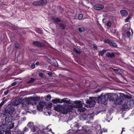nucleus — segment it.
<instances>
[{
    "label": "nucleus",
    "mask_w": 134,
    "mask_h": 134,
    "mask_svg": "<svg viewBox=\"0 0 134 134\" xmlns=\"http://www.w3.org/2000/svg\"><path fill=\"white\" fill-rule=\"evenodd\" d=\"M31 99L32 101H34V102H35L37 101H38L40 99V97H31Z\"/></svg>",
    "instance_id": "obj_17"
},
{
    "label": "nucleus",
    "mask_w": 134,
    "mask_h": 134,
    "mask_svg": "<svg viewBox=\"0 0 134 134\" xmlns=\"http://www.w3.org/2000/svg\"><path fill=\"white\" fill-rule=\"evenodd\" d=\"M35 31L37 33L41 34L42 33V32L41 29L37 28L35 30Z\"/></svg>",
    "instance_id": "obj_29"
},
{
    "label": "nucleus",
    "mask_w": 134,
    "mask_h": 134,
    "mask_svg": "<svg viewBox=\"0 0 134 134\" xmlns=\"http://www.w3.org/2000/svg\"><path fill=\"white\" fill-rule=\"evenodd\" d=\"M68 111L67 108H64L62 111V113L64 114H66L68 113Z\"/></svg>",
    "instance_id": "obj_30"
},
{
    "label": "nucleus",
    "mask_w": 134,
    "mask_h": 134,
    "mask_svg": "<svg viewBox=\"0 0 134 134\" xmlns=\"http://www.w3.org/2000/svg\"><path fill=\"white\" fill-rule=\"evenodd\" d=\"M101 91V89L100 88H98L94 92L96 93H97Z\"/></svg>",
    "instance_id": "obj_47"
},
{
    "label": "nucleus",
    "mask_w": 134,
    "mask_h": 134,
    "mask_svg": "<svg viewBox=\"0 0 134 134\" xmlns=\"http://www.w3.org/2000/svg\"><path fill=\"white\" fill-rule=\"evenodd\" d=\"M93 47L95 48H97V47L96 46H94Z\"/></svg>",
    "instance_id": "obj_57"
},
{
    "label": "nucleus",
    "mask_w": 134,
    "mask_h": 134,
    "mask_svg": "<svg viewBox=\"0 0 134 134\" xmlns=\"http://www.w3.org/2000/svg\"><path fill=\"white\" fill-rule=\"evenodd\" d=\"M27 126L30 128H33V126H34V124L33 122H30L28 123Z\"/></svg>",
    "instance_id": "obj_31"
},
{
    "label": "nucleus",
    "mask_w": 134,
    "mask_h": 134,
    "mask_svg": "<svg viewBox=\"0 0 134 134\" xmlns=\"http://www.w3.org/2000/svg\"><path fill=\"white\" fill-rule=\"evenodd\" d=\"M121 97H120L118 99V101H119L120 102V103L122 102H123L124 99L127 97L124 94L121 93L120 94Z\"/></svg>",
    "instance_id": "obj_11"
},
{
    "label": "nucleus",
    "mask_w": 134,
    "mask_h": 134,
    "mask_svg": "<svg viewBox=\"0 0 134 134\" xmlns=\"http://www.w3.org/2000/svg\"><path fill=\"white\" fill-rule=\"evenodd\" d=\"M59 26L63 30L65 29L66 27L65 25L62 23H59Z\"/></svg>",
    "instance_id": "obj_26"
},
{
    "label": "nucleus",
    "mask_w": 134,
    "mask_h": 134,
    "mask_svg": "<svg viewBox=\"0 0 134 134\" xmlns=\"http://www.w3.org/2000/svg\"><path fill=\"white\" fill-rule=\"evenodd\" d=\"M83 18V15L82 14H80L78 16V18L79 20H81Z\"/></svg>",
    "instance_id": "obj_41"
},
{
    "label": "nucleus",
    "mask_w": 134,
    "mask_h": 134,
    "mask_svg": "<svg viewBox=\"0 0 134 134\" xmlns=\"http://www.w3.org/2000/svg\"><path fill=\"white\" fill-rule=\"evenodd\" d=\"M127 104H128V105H127L125 106V109H129L131 108L134 105V101L132 100H130L127 102Z\"/></svg>",
    "instance_id": "obj_9"
},
{
    "label": "nucleus",
    "mask_w": 134,
    "mask_h": 134,
    "mask_svg": "<svg viewBox=\"0 0 134 134\" xmlns=\"http://www.w3.org/2000/svg\"><path fill=\"white\" fill-rule=\"evenodd\" d=\"M8 92H9V90L8 89H7L6 91H5L4 92V94L5 95H7L8 94Z\"/></svg>",
    "instance_id": "obj_50"
},
{
    "label": "nucleus",
    "mask_w": 134,
    "mask_h": 134,
    "mask_svg": "<svg viewBox=\"0 0 134 134\" xmlns=\"http://www.w3.org/2000/svg\"><path fill=\"white\" fill-rule=\"evenodd\" d=\"M106 96V94L105 95H103V94H102L100 96L94 97L93 99H96L98 101H100L102 103L104 104L105 103V102L107 101V97Z\"/></svg>",
    "instance_id": "obj_2"
},
{
    "label": "nucleus",
    "mask_w": 134,
    "mask_h": 134,
    "mask_svg": "<svg viewBox=\"0 0 134 134\" xmlns=\"http://www.w3.org/2000/svg\"><path fill=\"white\" fill-rule=\"evenodd\" d=\"M44 103L43 102H40L39 103V106H40L41 107H43Z\"/></svg>",
    "instance_id": "obj_38"
},
{
    "label": "nucleus",
    "mask_w": 134,
    "mask_h": 134,
    "mask_svg": "<svg viewBox=\"0 0 134 134\" xmlns=\"http://www.w3.org/2000/svg\"><path fill=\"white\" fill-rule=\"evenodd\" d=\"M73 51L76 53L79 54H80L82 53V52L80 50H78L76 48H73Z\"/></svg>",
    "instance_id": "obj_28"
},
{
    "label": "nucleus",
    "mask_w": 134,
    "mask_h": 134,
    "mask_svg": "<svg viewBox=\"0 0 134 134\" xmlns=\"http://www.w3.org/2000/svg\"><path fill=\"white\" fill-rule=\"evenodd\" d=\"M28 128H27V127H25L24 128V131L28 130Z\"/></svg>",
    "instance_id": "obj_55"
},
{
    "label": "nucleus",
    "mask_w": 134,
    "mask_h": 134,
    "mask_svg": "<svg viewBox=\"0 0 134 134\" xmlns=\"http://www.w3.org/2000/svg\"><path fill=\"white\" fill-rule=\"evenodd\" d=\"M7 113H9V115L12 114L14 112L15 110V108L14 107L10 106L9 107H8L7 108L5 109Z\"/></svg>",
    "instance_id": "obj_6"
},
{
    "label": "nucleus",
    "mask_w": 134,
    "mask_h": 134,
    "mask_svg": "<svg viewBox=\"0 0 134 134\" xmlns=\"http://www.w3.org/2000/svg\"><path fill=\"white\" fill-rule=\"evenodd\" d=\"M127 0H123V1L124 2H126V1H127Z\"/></svg>",
    "instance_id": "obj_60"
},
{
    "label": "nucleus",
    "mask_w": 134,
    "mask_h": 134,
    "mask_svg": "<svg viewBox=\"0 0 134 134\" xmlns=\"http://www.w3.org/2000/svg\"><path fill=\"white\" fill-rule=\"evenodd\" d=\"M116 95V93H107L106 94V97H107V100L109 99L110 101H114V103L116 105H117V97H116L115 100V98L116 97L115 95Z\"/></svg>",
    "instance_id": "obj_1"
},
{
    "label": "nucleus",
    "mask_w": 134,
    "mask_h": 134,
    "mask_svg": "<svg viewBox=\"0 0 134 134\" xmlns=\"http://www.w3.org/2000/svg\"><path fill=\"white\" fill-rule=\"evenodd\" d=\"M131 35V32L129 31H127L126 32V35L127 37H129Z\"/></svg>",
    "instance_id": "obj_40"
},
{
    "label": "nucleus",
    "mask_w": 134,
    "mask_h": 134,
    "mask_svg": "<svg viewBox=\"0 0 134 134\" xmlns=\"http://www.w3.org/2000/svg\"><path fill=\"white\" fill-rule=\"evenodd\" d=\"M13 117L10 115H7L5 118V122L7 123L11 122L12 121Z\"/></svg>",
    "instance_id": "obj_8"
},
{
    "label": "nucleus",
    "mask_w": 134,
    "mask_h": 134,
    "mask_svg": "<svg viewBox=\"0 0 134 134\" xmlns=\"http://www.w3.org/2000/svg\"><path fill=\"white\" fill-rule=\"evenodd\" d=\"M106 51V50H105L104 49H103L102 51H100L99 52V56H102L105 53Z\"/></svg>",
    "instance_id": "obj_27"
},
{
    "label": "nucleus",
    "mask_w": 134,
    "mask_h": 134,
    "mask_svg": "<svg viewBox=\"0 0 134 134\" xmlns=\"http://www.w3.org/2000/svg\"><path fill=\"white\" fill-rule=\"evenodd\" d=\"M78 29L79 31L80 32H83L85 31V29L83 27H79Z\"/></svg>",
    "instance_id": "obj_32"
},
{
    "label": "nucleus",
    "mask_w": 134,
    "mask_h": 134,
    "mask_svg": "<svg viewBox=\"0 0 134 134\" xmlns=\"http://www.w3.org/2000/svg\"><path fill=\"white\" fill-rule=\"evenodd\" d=\"M13 104H14V105H16L17 104V103H16V102L15 101H14L13 102Z\"/></svg>",
    "instance_id": "obj_54"
},
{
    "label": "nucleus",
    "mask_w": 134,
    "mask_h": 134,
    "mask_svg": "<svg viewBox=\"0 0 134 134\" xmlns=\"http://www.w3.org/2000/svg\"><path fill=\"white\" fill-rule=\"evenodd\" d=\"M51 98V97L50 95H47L46 98V100L47 101L50 100V99Z\"/></svg>",
    "instance_id": "obj_37"
},
{
    "label": "nucleus",
    "mask_w": 134,
    "mask_h": 134,
    "mask_svg": "<svg viewBox=\"0 0 134 134\" xmlns=\"http://www.w3.org/2000/svg\"><path fill=\"white\" fill-rule=\"evenodd\" d=\"M20 44L19 43L17 42L15 43V44L14 46L15 48H18L20 47Z\"/></svg>",
    "instance_id": "obj_36"
},
{
    "label": "nucleus",
    "mask_w": 134,
    "mask_h": 134,
    "mask_svg": "<svg viewBox=\"0 0 134 134\" xmlns=\"http://www.w3.org/2000/svg\"><path fill=\"white\" fill-rule=\"evenodd\" d=\"M32 44L35 46L38 47H43L45 46L43 43H41L38 41H34Z\"/></svg>",
    "instance_id": "obj_5"
},
{
    "label": "nucleus",
    "mask_w": 134,
    "mask_h": 134,
    "mask_svg": "<svg viewBox=\"0 0 134 134\" xmlns=\"http://www.w3.org/2000/svg\"><path fill=\"white\" fill-rule=\"evenodd\" d=\"M106 56L108 57H109L111 58L114 57H115V55L114 53H110L109 52H108L106 54Z\"/></svg>",
    "instance_id": "obj_18"
},
{
    "label": "nucleus",
    "mask_w": 134,
    "mask_h": 134,
    "mask_svg": "<svg viewBox=\"0 0 134 134\" xmlns=\"http://www.w3.org/2000/svg\"><path fill=\"white\" fill-rule=\"evenodd\" d=\"M30 67H31V68H32V69H34V68H35V64H31V65Z\"/></svg>",
    "instance_id": "obj_52"
},
{
    "label": "nucleus",
    "mask_w": 134,
    "mask_h": 134,
    "mask_svg": "<svg viewBox=\"0 0 134 134\" xmlns=\"http://www.w3.org/2000/svg\"><path fill=\"white\" fill-rule=\"evenodd\" d=\"M74 105H68L66 108L68 112L71 111V110L73 109V108H74Z\"/></svg>",
    "instance_id": "obj_24"
},
{
    "label": "nucleus",
    "mask_w": 134,
    "mask_h": 134,
    "mask_svg": "<svg viewBox=\"0 0 134 134\" xmlns=\"http://www.w3.org/2000/svg\"><path fill=\"white\" fill-rule=\"evenodd\" d=\"M70 102V99L67 98H65L60 100L61 103L63 102L67 104H69Z\"/></svg>",
    "instance_id": "obj_12"
},
{
    "label": "nucleus",
    "mask_w": 134,
    "mask_h": 134,
    "mask_svg": "<svg viewBox=\"0 0 134 134\" xmlns=\"http://www.w3.org/2000/svg\"><path fill=\"white\" fill-rule=\"evenodd\" d=\"M61 106L60 105H58L57 106L54 107V109L56 111L59 112L60 110V108Z\"/></svg>",
    "instance_id": "obj_23"
},
{
    "label": "nucleus",
    "mask_w": 134,
    "mask_h": 134,
    "mask_svg": "<svg viewBox=\"0 0 134 134\" xmlns=\"http://www.w3.org/2000/svg\"><path fill=\"white\" fill-rule=\"evenodd\" d=\"M32 4L33 5L36 6H40L39 1H35L32 3Z\"/></svg>",
    "instance_id": "obj_25"
},
{
    "label": "nucleus",
    "mask_w": 134,
    "mask_h": 134,
    "mask_svg": "<svg viewBox=\"0 0 134 134\" xmlns=\"http://www.w3.org/2000/svg\"><path fill=\"white\" fill-rule=\"evenodd\" d=\"M131 16H129L126 19H125V22H128L130 19L131 18Z\"/></svg>",
    "instance_id": "obj_42"
},
{
    "label": "nucleus",
    "mask_w": 134,
    "mask_h": 134,
    "mask_svg": "<svg viewBox=\"0 0 134 134\" xmlns=\"http://www.w3.org/2000/svg\"><path fill=\"white\" fill-rule=\"evenodd\" d=\"M114 70L115 71H117V69H114Z\"/></svg>",
    "instance_id": "obj_61"
},
{
    "label": "nucleus",
    "mask_w": 134,
    "mask_h": 134,
    "mask_svg": "<svg viewBox=\"0 0 134 134\" xmlns=\"http://www.w3.org/2000/svg\"><path fill=\"white\" fill-rule=\"evenodd\" d=\"M91 98H90V100L88 99L86 101V102L88 104L90 107H91L94 106L96 103V102L94 100L91 99Z\"/></svg>",
    "instance_id": "obj_7"
},
{
    "label": "nucleus",
    "mask_w": 134,
    "mask_h": 134,
    "mask_svg": "<svg viewBox=\"0 0 134 134\" xmlns=\"http://www.w3.org/2000/svg\"><path fill=\"white\" fill-rule=\"evenodd\" d=\"M35 80V79L32 77H31L30 80L27 82V84L32 83L34 82Z\"/></svg>",
    "instance_id": "obj_22"
},
{
    "label": "nucleus",
    "mask_w": 134,
    "mask_h": 134,
    "mask_svg": "<svg viewBox=\"0 0 134 134\" xmlns=\"http://www.w3.org/2000/svg\"><path fill=\"white\" fill-rule=\"evenodd\" d=\"M124 131H125V130H123V129L122 128V132Z\"/></svg>",
    "instance_id": "obj_59"
},
{
    "label": "nucleus",
    "mask_w": 134,
    "mask_h": 134,
    "mask_svg": "<svg viewBox=\"0 0 134 134\" xmlns=\"http://www.w3.org/2000/svg\"><path fill=\"white\" fill-rule=\"evenodd\" d=\"M71 126H72V127L73 128V126H72V125H71Z\"/></svg>",
    "instance_id": "obj_63"
},
{
    "label": "nucleus",
    "mask_w": 134,
    "mask_h": 134,
    "mask_svg": "<svg viewBox=\"0 0 134 134\" xmlns=\"http://www.w3.org/2000/svg\"><path fill=\"white\" fill-rule=\"evenodd\" d=\"M74 103L76 104L75 105V108H80L78 110L80 112H84L85 110L84 108H82V104L81 101L79 100L75 101Z\"/></svg>",
    "instance_id": "obj_3"
},
{
    "label": "nucleus",
    "mask_w": 134,
    "mask_h": 134,
    "mask_svg": "<svg viewBox=\"0 0 134 134\" xmlns=\"http://www.w3.org/2000/svg\"><path fill=\"white\" fill-rule=\"evenodd\" d=\"M52 107V103H49L47 105V107L48 108H51Z\"/></svg>",
    "instance_id": "obj_44"
},
{
    "label": "nucleus",
    "mask_w": 134,
    "mask_h": 134,
    "mask_svg": "<svg viewBox=\"0 0 134 134\" xmlns=\"http://www.w3.org/2000/svg\"><path fill=\"white\" fill-rule=\"evenodd\" d=\"M75 123L76 124H75V125L73 126H74V127H76L77 128V129H76V130L75 131H80L82 129H79V128L81 126L79 124L77 123L76 122H75Z\"/></svg>",
    "instance_id": "obj_20"
},
{
    "label": "nucleus",
    "mask_w": 134,
    "mask_h": 134,
    "mask_svg": "<svg viewBox=\"0 0 134 134\" xmlns=\"http://www.w3.org/2000/svg\"><path fill=\"white\" fill-rule=\"evenodd\" d=\"M38 75L41 78H42L44 76L42 72L39 73L38 74Z\"/></svg>",
    "instance_id": "obj_43"
},
{
    "label": "nucleus",
    "mask_w": 134,
    "mask_h": 134,
    "mask_svg": "<svg viewBox=\"0 0 134 134\" xmlns=\"http://www.w3.org/2000/svg\"><path fill=\"white\" fill-rule=\"evenodd\" d=\"M7 113V111L5 109L4 110L2 111V112L1 113V114L2 115L3 117H4L6 115Z\"/></svg>",
    "instance_id": "obj_33"
},
{
    "label": "nucleus",
    "mask_w": 134,
    "mask_h": 134,
    "mask_svg": "<svg viewBox=\"0 0 134 134\" xmlns=\"http://www.w3.org/2000/svg\"><path fill=\"white\" fill-rule=\"evenodd\" d=\"M122 71L120 69H118V74H121L122 73Z\"/></svg>",
    "instance_id": "obj_45"
},
{
    "label": "nucleus",
    "mask_w": 134,
    "mask_h": 134,
    "mask_svg": "<svg viewBox=\"0 0 134 134\" xmlns=\"http://www.w3.org/2000/svg\"><path fill=\"white\" fill-rule=\"evenodd\" d=\"M120 12L121 15L122 16H126L128 14L127 12L125 10H121Z\"/></svg>",
    "instance_id": "obj_14"
},
{
    "label": "nucleus",
    "mask_w": 134,
    "mask_h": 134,
    "mask_svg": "<svg viewBox=\"0 0 134 134\" xmlns=\"http://www.w3.org/2000/svg\"><path fill=\"white\" fill-rule=\"evenodd\" d=\"M52 72H49L48 73V75L49 77L52 76Z\"/></svg>",
    "instance_id": "obj_51"
},
{
    "label": "nucleus",
    "mask_w": 134,
    "mask_h": 134,
    "mask_svg": "<svg viewBox=\"0 0 134 134\" xmlns=\"http://www.w3.org/2000/svg\"><path fill=\"white\" fill-rule=\"evenodd\" d=\"M7 99L3 101H2L0 103V109H1V108L2 107V106L3 105V104H4L5 102V101H7Z\"/></svg>",
    "instance_id": "obj_34"
},
{
    "label": "nucleus",
    "mask_w": 134,
    "mask_h": 134,
    "mask_svg": "<svg viewBox=\"0 0 134 134\" xmlns=\"http://www.w3.org/2000/svg\"><path fill=\"white\" fill-rule=\"evenodd\" d=\"M7 125L5 124H4L1 125L0 129L2 131H5L7 130L6 127Z\"/></svg>",
    "instance_id": "obj_15"
},
{
    "label": "nucleus",
    "mask_w": 134,
    "mask_h": 134,
    "mask_svg": "<svg viewBox=\"0 0 134 134\" xmlns=\"http://www.w3.org/2000/svg\"><path fill=\"white\" fill-rule=\"evenodd\" d=\"M127 105H128V104H127V102H125L124 103L123 105V107L125 108V106H127Z\"/></svg>",
    "instance_id": "obj_46"
},
{
    "label": "nucleus",
    "mask_w": 134,
    "mask_h": 134,
    "mask_svg": "<svg viewBox=\"0 0 134 134\" xmlns=\"http://www.w3.org/2000/svg\"><path fill=\"white\" fill-rule=\"evenodd\" d=\"M17 82L15 81L13 82L11 85L12 86H15L17 84Z\"/></svg>",
    "instance_id": "obj_49"
},
{
    "label": "nucleus",
    "mask_w": 134,
    "mask_h": 134,
    "mask_svg": "<svg viewBox=\"0 0 134 134\" xmlns=\"http://www.w3.org/2000/svg\"><path fill=\"white\" fill-rule=\"evenodd\" d=\"M20 103H20H19L18 104H19V103Z\"/></svg>",
    "instance_id": "obj_64"
},
{
    "label": "nucleus",
    "mask_w": 134,
    "mask_h": 134,
    "mask_svg": "<svg viewBox=\"0 0 134 134\" xmlns=\"http://www.w3.org/2000/svg\"><path fill=\"white\" fill-rule=\"evenodd\" d=\"M104 8V6L102 4H97L94 6V8L95 9L98 10H100L103 9Z\"/></svg>",
    "instance_id": "obj_10"
},
{
    "label": "nucleus",
    "mask_w": 134,
    "mask_h": 134,
    "mask_svg": "<svg viewBox=\"0 0 134 134\" xmlns=\"http://www.w3.org/2000/svg\"><path fill=\"white\" fill-rule=\"evenodd\" d=\"M5 134H11V132L10 131L7 130V131H5Z\"/></svg>",
    "instance_id": "obj_48"
},
{
    "label": "nucleus",
    "mask_w": 134,
    "mask_h": 134,
    "mask_svg": "<svg viewBox=\"0 0 134 134\" xmlns=\"http://www.w3.org/2000/svg\"><path fill=\"white\" fill-rule=\"evenodd\" d=\"M60 99L59 98H55L54 99H53L52 100V102L54 104H57L59 103H61L60 102Z\"/></svg>",
    "instance_id": "obj_19"
},
{
    "label": "nucleus",
    "mask_w": 134,
    "mask_h": 134,
    "mask_svg": "<svg viewBox=\"0 0 134 134\" xmlns=\"http://www.w3.org/2000/svg\"><path fill=\"white\" fill-rule=\"evenodd\" d=\"M52 19L54 21L55 23H59L61 21L60 19L58 18H55L54 17H53Z\"/></svg>",
    "instance_id": "obj_21"
},
{
    "label": "nucleus",
    "mask_w": 134,
    "mask_h": 134,
    "mask_svg": "<svg viewBox=\"0 0 134 134\" xmlns=\"http://www.w3.org/2000/svg\"><path fill=\"white\" fill-rule=\"evenodd\" d=\"M25 101L27 104H29L30 103L32 104H33V103L32 102V100L31 99V97H30L29 98H26Z\"/></svg>",
    "instance_id": "obj_13"
},
{
    "label": "nucleus",
    "mask_w": 134,
    "mask_h": 134,
    "mask_svg": "<svg viewBox=\"0 0 134 134\" xmlns=\"http://www.w3.org/2000/svg\"><path fill=\"white\" fill-rule=\"evenodd\" d=\"M111 24V23L110 21H108L106 24L107 25L108 27H110Z\"/></svg>",
    "instance_id": "obj_39"
},
{
    "label": "nucleus",
    "mask_w": 134,
    "mask_h": 134,
    "mask_svg": "<svg viewBox=\"0 0 134 134\" xmlns=\"http://www.w3.org/2000/svg\"><path fill=\"white\" fill-rule=\"evenodd\" d=\"M33 130H34V131H36V130H35V129H33Z\"/></svg>",
    "instance_id": "obj_62"
},
{
    "label": "nucleus",
    "mask_w": 134,
    "mask_h": 134,
    "mask_svg": "<svg viewBox=\"0 0 134 134\" xmlns=\"http://www.w3.org/2000/svg\"><path fill=\"white\" fill-rule=\"evenodd\" d=\"M104 42L105 43H108L110 46L112 47H116L117 46V45L116 43L113 42V41L109 39L105 40Z\"/></svg>",
    "instance_id": "obj_4"
},
{
    "label": "nucleus",
    "mask_w": 134,
    "mask_h": 134,
    "mask_svg": "<svg viewBox=\"0 0 134 134\" xmlns=\"http://www.w3.org/2000/svg\"><path fill=\"white\" fill-rule=\"evenodd\" d=\"M5 98V97H3L2 98V100H3H3H4V99Z\"/></svg>",
    "instance_id": "obj_58"
},
{
    "label": "nucleus",
    "mask_w": 134,
    "mask_h": 134,
    "mask_svg": "<svg viewBox=\"0 0 134 134\" xmlns=\"http://www.w3.org/2000/svg\"><path fill=\"white\" fill-rule=\"evenodd\" d=\"M54 60H55V62H56L55 64L54 65L55 66H56V67H58V65L57 63V61L55 59H54Z\"/></svg>",
    "instance_id": "obj_53"
},
{
    "label": "nucleus",
    "mask_w": 134,
    "mask_h": 134,
    "mask_svg": "<svg viewBox=\"0 0 134 134\" xmlns=\"http://www.w3.org/2000/svg\"><path fill=\"white\" fill-rule=\"evenodd\" d=\"M37 109L39 111H42V110L43 107H41L39 105H37Z\"/></svg>",
    "instance_id": "obj_35"
},
{
    "label": "nucleus",
    "mask_w": 134,
    "mask_h": 134,
    "mask_svg": "<svg viewBox=\"0 0 134 134\" xmlns=\"http://www.w3.org/2000/svg\"><path fill=\"white\" fill-rule=\"evenodd\" d=\"M39 64V62H37L35 64L36 65H38Z\"/></svg>",
    "instance_id": "obj_56"
},
{
    "label": "nucleus",
    "mask_w": 134,
    "mask_h": 134,
    "mask_svg": "<svg viewBox=\"0 0 134 134\" xmlns=\"http://www.w3.org/2000/svg\"><path fill=\"white\" fill-rule=\"evenodd\" d=\"M40 6L46 5L47 3V0H41L39 1Z\"/></svg>",
    "instance_id": "obj_16"
}]
</instances>
